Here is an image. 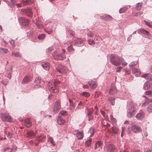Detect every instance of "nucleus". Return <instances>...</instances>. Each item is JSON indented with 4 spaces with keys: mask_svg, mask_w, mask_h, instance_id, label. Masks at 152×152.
Segmentation results:
<instances>
[{
    "mask_svg": "<svg viewBox=\"0 0 152 152\" xmlns=\"http://www.w3.org/2000/svg\"><path fill=\"white\" fill-rule=\"evenodd\" d=\"M57 71L62 74L67 73L68 71V70L66 66H63L61 65H60L56 68Z\"/></svg>",
    "mask_w": 152,
    "mask_h": 152,
    "instance_id": "nucleus-5",
    "label": "nucleus"
},
{
    "mask_svg": "<svg viewBox=\"0 0 152 152\" xmlns=\"http://www.w3.org/2000/svg\"><path fill=\"white\" fill-rule=\"evenodd\" d=\"M72 42L71 41L67 42L64 44L63 45L64 47H66L67 48V50L69 52H72L75 50V49L73 47V46L72 45H71V43Z\"/></svg>",
    "mask_w": 152,
    "mask_h": 152,
    "instance_id": "nucleus-10",
    "label": "nucleus"
},
{
    "mask_svg": "<svg viewBox=\"0 0 152 152\" xmlns=\"http://www.w3.org/2000/svg\"><path fill=\"white\" fill-rule=\"evenodd\" d=\"M143 12H137V13H136L134 15V16H138L139 15H141L142 14Z\"/></svg>",
    "mask_w": 152,
    "mask_h": 152,
    "instance_id": "nucleus-56",
    "label": "nucleus"
},
{
    "mask_svg": "<svg viewBox=\"0 0 152 152\" xmlns=\"http://www.w3.org/2000/svg\"><path fill=\"white\" fill-rule=\"evenodd\" d=\"M0 118L4 121L11 122L12 119L11 116L8 114L2 113L0 114Z\"/></svg>",
    "mask_w": 152,
    "mask_h": 152,
    "instance_id": "nucleus-7",
    "label": "nucleus"
},
{
    "mask_svg": "<svg viewBox=\"0 0 152 152\" xmlns=\"http://www.w3.org/2000/svg\"><path fill=\"white\" fill-rule=\"evenodd\" d=\"M45 35L43 34H42L38 36V38L39 40H43L44 39Z\"/></svg>",
    "mask_w": 152,
    "mask_h": 152,
    "instance_id": "nucleus-42",
    "label": "nucleus"
},
{
    "mask_svg": "<svg viewBox=\"0 0 152 152\" xmlns=\"http://www.w3.org/2000/svg\"><path fill=\"white\" fill-rule=\"evenodd\" d=\"M6 76L9 78V79H10L11 77V73L10 72H8V73H7L6 75Z\"/></svg>",
    "mask_w": 152,
    "mask_h": 152,
    "instance_id": "nucleus-57",
    "label": "nucleus"
},
{
    "mask_svg": "<svg viewBox=\"0 0 152 152\" xmlns=\"http://www.w3.org/2000/svg\"><path fill=\"white\" fill-rule=\"evenodd\" d=\"M102 142L101 141H97L95 144L94 149H96L102 146Z\"/></svg>",
    "mask_w": 152,
    "mask_h": 152,
    "instance_id": "nucleus-30",
    "label": "nucleus"
},
{
    "mask_svg": "<svg viewBox=\"0 0 152 152\" xmlns=\"http://www.w3.org/2000/svg\"><path fill=\"white\" fill-rule=\"evenodd\" d=\"M61 109L60 103L58 102H56L53 104V111L56 113L58 112Z\"/></svg>",
    "mask_w": 152,
    "mask_h": 152,
    "instance_id": "nucleus-11",
    "label": "nucleus"
},
{
    "mask_svg": "<svg viewBox=\"0 0 152 152\" xmlns=\"http://www.w3.org/2000/svg\"><path fill=\"white\" fill-rule=\"evenodd\" d=\"M88 83L92 88H95L97 86L96 81H94L91 80L89 81Z\"/></svg>",
    "mask_w": 152,
    "mask_h": 152,
    "instance_id": "nucleus-19",
    "label": "nucleus"
},
{
    "mask_svg": "<svg viewBox=\"0 0 152 152\" xmlns=\"http://www.w3.org/2000/svg\"><path fill=\"white\" fill-rule=\"evenodd\" d=\"M5 134L7 135V137L10 138L12 137V134L11 132H9L4 131Z\"/></svg>",
    "mask_w": 152,
    "mask_h": 152,
    "instance_id": "nucleus-40",
    "label": "nucleus"
},
{
    "mask_svg": "<svg viewBox=\"0 0 152 152\" xmlns=\"http://www.w3.org/2000/svg\"><path fill=\"white\" fill-rule=\"evenodd\" d=\"M118 129L116 127L113 126L112 128L110 133L112 136H114L115 134L118 133Z\"/></svg>",
    "mask_w": 152,
    "mask_h": 152,
    "instance_id": "nucleus-18",
    "label": "nucleus"
},
{
    "mask_svg": "<svg viewBox=\"0 0 152 152\" xmlns=\"http://www.w3.org/2000/svg\"><path fill=\"white\" fill-rule=\"evenodd\" d=\"M22 12L26 15L32 17L33 15V13L31 9L30 8H27L25 9H22Z\"/></svg>",
    "mask_w": 152,
    "mask_h": 152,
    "instance_id": "nucleus-8",
    "label": "nucleus"
},
{
    "mask_svg": "<svg viewBox=\"0 0 152 152\" xmlns=\"http://www.w3.org/2000/svg\"><path fill=\"white\" fill-rule=\"evenodd\" d=\"M122 67L121 66H119L116 69V71L117 72H119Z\"/></svg>",
    "mask_w": 152,
    "mask_h": 152,
    "instance_id": "nucleus-62",
    "label": "nucleus"
},
{
    "mask_svg": "<svg viewBox=\"0 0 152 152\" xmlns=\"http://www.w3.org/2000/svg\"><path fill=\"white\" fill-rule=\"evenodd\" d=\"M27 137L31 138L34 137L36 135V133L33 130H28L26 132Z\"/></svg>",
    "mask_w": 152,
    "mask_h": 152,
    "instance_id": "nucleus-16",
    "label": "nucleus"
},
{
    "mask_svg": "<svg viewBox=\"0 0 152 152\" xmlns=\"http://www.w3.org/2000/svg\"><path fill=\"white\" fill-rule=\"evenodd\" d=\"M115 98L113 97H110L108 98V100L110 101L111 104L113 105H114L115 104Z\"/></svg>",
    "mask_w": 152,
    "mask_h": 152,
    "instance_id": "nucleus-36",
    "label": "nucleus"
},
{
    "mask_svg": "<svg viewBox=\"0 0 152 152\" xmlns=\"http://www.w3.org/2000/svg\"><path fill=\"white\" fill-rule=\"evenodd\" d=\"M131 130L134 133H139L142 131L141 128L139 125L134 124L131 126Z\"/></svg>",
    "mask_w": 152,
    "mask_h": 152,
    "instance_id": "nucleus-6",
    "label": "nucleus"
},
{
    "mask_svg": "<svg viewBox=\"0 0 152 152\" xmlns=\"http://www.w3.org/2000/svg\"><path fill=\"white\" fill-rule=\"evenodd\" d=\"M147 111L149 113L152 112V104H149L147 108Z\"/></svg>",
    "mask_w": 152,
    "mask_h": 152,
    "instance_id": "nucleus-44",
    "label": "nucleus"
},
{
    "mask_svg": "<svg viewBox=\"0 0 152 152\" xmlns=\"http://www.w3.org/2000/svg\"><path fill=\"white\" fill-rule=\"evenodd\" d=\"M88 42L89 44L92 45L95 44V42L93 40H91V39H88Z\"/></svg>",
    "mask_w": 152,
    "mask_h": 152,
    "instance_id": "nucleus-47",
    "label": "nucleus"
},
{
    "mask_svg": "<svg viewBox=\"0 0 152 152\" xmlns=\"http://www.w3.org/2000/svg\"><path fill=\"white\" fill-rule=\"evenodd\" d=\"M42 66L46 70H48L50 67V64L48 63H44L42 64Z\"/></svg>",
    "mask_w": 152,
    "mask_h": 152,
    "instance_id": "nucleus-28",
    "label": "nucleus"
},
{
    "mask_svg": "<svg viewBox=\"0 0 152 152\" xmlns=\"http://www.w3.org/2000/svg\"><path fill=\"white\" fill-rule=\"evenodd\" d=\"M150 88V83L148 81H146L144 84L143 88L145 90H147L149 89Z\"/></svg>",
    "mask_w": 152,
    "mask_h": 152,
    "instance_id": "nucleus-29",
    "label": "nucleus"
},
{
    "mask_svg": "<svg viewBox=\"0 0 152 152\" xmlns=\"http://www.w3.org/2000/svg\"><path fill=\"white\" fill-rule=\"evenodd\" d=\"M110 118L113 122H115L116 121V119L113 118L112 114L110 115Z\"/></svg>",
    "mask_w": 152,
    "mask_h": 152,
    "instance_id": "nucleus-53",
    "label": "nucleus"
},
{
    "mask_svg": "<svg viewBox=\"0 0 152 152\" xmlns=\"http://www.w3.org/2000/svg\"><path fill=\"white\" fill-rule=\"evenodd\" d=\"M132 72L133 75L136 77L139 76L141 72V70L140 69L135 68H132Z\"/></svg>",
    "mask_w": 152,
    "mask_h": 152,
    "instance_id": "nucleus-17",
    "label": "nucleus"
},
{
    "mask_svg": "<svg viewBox=\"0 0 152 152\" xmlns=\"http://www.w3.org/2000/svg\"><path fill=\"white\" fill-rule=\"evenodd\" d=\"M20 23L23 26H28L29 24V20L25 18H20Z\"/></svg>",
    "mask_w": 152,
    "mask_h": 152,
    "instance_id": "nucleus-12",
    "label": "nucleus"
},
{
    "mask_svg": "<svg viewBox=\"0 0 152 152\" xmlns=\"http://www.w3.org/2000/svg\"><path fill=\"white\" fill-rule=\"evenodd\" d=\"M92 141V139L89 137L86 140L85 142V145L86 147H89L91 146Z\"/></svg>",
    "mask_w": 152,
    "mask_h": 152,
    "instance_id": "nucleus-23",
    "label": "nucleus"
},
{
    "mask_svg": "<svg viewBox=\"0 0 152 152\" xmlns=\"http://www.w3.org/2000/svg\"><path fill=\"white\" fill-rule=\"evenodd\" d=\"M0 51L2 53H7L9 52L8 49L4 48H0Z\"/></svg>",
    "mask_w": 152,
    "mask_h": 152,
    "instance_id": "nucleus-39",
    "label": "nucleus"
},
{
    "mask_svg": "<svg viewBox=\"0 0 152 152\" xmlns=\"http://www.w3.org/2000/svg\"><path fill=\"white\" fill-rule=\"evenodd\" d=\"M115 149V146L112 144L108 145L106 147V150L107 152H114Z\"/></svg>",
    "mask_w": 152,
    "mask_h": 152,
    "instance_id": "nucleus-14",
    "label": "nucleus"
},
{
    "mask_svg": "<svg viewBox=\"0 0 152 152\" xmlns=\"http://www.w3.org/2000/svg\"><path fill=\"white\" fill-rule=\"evenodd\" d=\"M69 102L70 105L73 107H75V105L73 102L69 98Z\"/></svg>",
    "mask_w": 152,
    "mask_h": 152,
    "instance_id": "nucleus-54",
    "label": "nucleus"
},
{
    "mask_svg": "<svg viewBox=\"0 0 152 152\" xmlns=\"http://www.w3.org/2000/svg\"><path fill=\"white\" fill-rule=\"evenodd\" d=\"M36 25L37 26L38 28H39L41 27L42 24L41 23L39 22H37L36 23Z\"/></svg>",
    "mask_w": 152,
    "mask_h": 152,
    "instance_id": "nucleus-55",
    "label": "nucleus"
},
{
    "mask_svg": "<svg viewBox=\"0 0 152 152\" xmlns=\"http://www.w3.org/2000/svg\"><path fill=\"white\" fill-rule=\"evenodd\" d=\"M144 21L145 22V24L146 25L152 28V23H151L148 21L145 20H144Z\"/></svg>",
    "mask_w": 152,
    "mask_h": 152,
    "instance_id": "nucleus-43",
    "label": "nucleus"
},
{
    "mask_svg": "<svg viewBox=\"0 0 152 152\" xmlns=\"http://www.w3.org/2000/svg\"><path fill=\"white\" fill-rule=\"evenodd\" d=\"M41 79L39 77H36L35 79V82L37 83H39L40 82Z\"/></svg>",
    "mask_w": 152,
    "mask_h": 152,
    "instance_id": "nucleus-51",
    "label": "nucleus"
},
{
    "mask_svg": "<svg viewBox=\"0 0 152 152\" xmlns=\"http://www.w3.org/2000/svg\"><path fill=\"white\" fill-rule=\"evenodd\" d=\"M12 56H14L18 58H20L21 57L20 55L19 54V52L15 53L13 52L12 53Z\"/></svg>",
    "mask_w": 152,
    "mask_h": 152,
    "instance_id": "nucleus-38",
    "label": "nucleus"
},
{
    "mask_svg": "<svg viewBox=\"0 0 152 152\" xmlns=\"http://www.w3.org/2000/svg\"><path fill=\"white\" fill-rule=\"evenodd\" d=\"M26 126L28 128L30 127L31 126V123L30 120L27 119L25 120Z\"/></svg>",
    "mask_w": 152,
    "mask_h": 152,
    "instance_id": "nucleus-31",
    "label": "nucleus"
},
{
    "mask_svg": "<svg viewBox=\"0 0 152 152\" xmlns=\"http://www.w3.org/2000/svg\"><path fill=\"white\" fill-rule=\"evenodd\" d=\"M45 136L42 135L37 137L36 140L39 142H40L44 141L45 140Z\"/></svg>",
    "mask_w": 152,
    "mask_h": 152,
    "instance_id": "nucleus-25",
    "label": "nucleus"
},
{
    "mask_svg": "<svg viewBox=\"0 0 152 152\" xmlns=\"http://www.w3.org/2000/svg\"><path fill=\"white\" fill-rule=\"evenodd\" d=\"M94 129L93 127H91L89 129L88 133H90L91 134L89 136V137L93 135L94 133Z\"/></svg>",
    "mask_w": 152,
    "mask_h": 152,
    "instance_id": "nucleus-37",
    "label": "nucleus"
},
{
    "mask_svg": "<svg viewBox=\"0 0 152 152\" xmlns=\"http://www.w3.org/2000/svg\"><path fill=\"white\" fill-rule=\"evenodd\" d=\"M61 82L55 80H50L48 83V88L50 92L56 93L58 91L56 85L59 84Z\"/></svg>",
    "mask_w": 152,
    "mask_h": 152,
    "instance_id": "nucleus-2",
    "label": "nucleus"
},
{
    "mask_svg": "<svg viewBox=\"0 0 152 152\" xmlns=\"http://www.w3.org/2000/svg\"><path fill=\"white\" fill-rule=\"evenodd\" d=\"M59 114L62 116H65L67 115V112L66 111H61L60 112Z\"/></svg>",
    "mask_w": 152,
    "mask_h": 152,
    "instance_id": "nucleus-46",
    "label": "nucleus"
},
{
    "mask_svg": "<svg viewBox=\"0 0 152 152\" xmlns=\"http://www.w3.org/2000/svg\"><path fill=\"white\" fill-rule=\"evenodd\" d=\"M53 49V48L52 47H49L48 49V52H49L51 51H52Z\"/></svg>",
    "mask_w": 152,
    "mask_h": 152,
    "instance_id": "nucleus-63",
    "label": "nucleus"
},
{
    "mask_svg": "<svg viewBox=\"0 0 152 152\" xmlns=\"http://www.w3.org/2000/svg\"><path fill=\"white\" fill-rule=\"evenodd\" d=\"M30 77L28 76H26L24 77L22 80V83L23 84L27 83L30 80Z\"/></svg>",
    "mask_w": 152,
    "mask_h": 152,
    "instance_id": "nucleus-27",
    "label": "nucleus"
},
{
    "mask_svg": "<svg viewBox=\"0 0 152 152\" xmlns=\"http://www.w3.org/2000/svg\"><path fill=\"white\" fill-rule=\"evenodd\" d=\"M9 42L10 44L12 45L13 47H14L15 46V41L13 40H11L9 41Z\"/></svg>",
    "mask_w": 152,
    "mask_h": 152,
    "instance_id": "nucleus-58",
    "label": "nucleus"
},
{
    "mask_svg": "<svg viewBox=\"0 0 152 152\" xmlns=\"http://www.w3.org/2000/svg\"><path fill=\"white\" fill-rule=\"evenodd\" d=\"M65 50L64 49H62L59 52L55 51L53 53L52 55L56 60H63L66 58V56L65 55Z\"/></svg>",
    "mask_w": 152,
    "mask_h": 152,
    "instance_id": "nucleus-3",
    "label": "nucleus"
},
{
    "mask_svg": "<svg viewBox=\"0 0 152 152\" xmlns=\"http://www.w3.org/2000/svg\"><path fill=\"white\" fill-rule=\"evenodd\" d=\"M10 7H12L13 4V2L12 0H3Z\"/></svg>",
    "mask_w": 152,
    "mask_h": 152,
    "instance_id": "nucleus-32",
    "label": "nucleus"
},
{
    "mask_svg": "<svg viewBox=\"0 0 152 152\" xmlns=\"http://www.w3.org/2000/svg\"><path fill=\"white\" fill-rule=\"evenodd\" d=\"M100 112L101 114L103 116L104 118H105L106 117V114H105V113L102 110H101Z\"/></svg>",
    "mask_w": 152,
    "mask_h": 152,
    "instance_id": "nucleus-60",
    "label": "nucleus"
},
{
    "mask_svg": "<svg viewBox=\"0 0 152 152\" xmlns=\"http://www.w3.org/2000/svg\"><path fill=\"white\" fill-rule=\"evenodd\" d=\"M82 95L83 96L87 97L89 96L90 94L88 92H86L84 91L82 93Z\"/></svg>",
    "mask_w": 152,
    "mask_h": 152,
    "instance_id": "nucleus-52",
    "label": "nucleus"
},
{
    "mask_svg": "<svg viewBox=\"0 0 152 152\" xmlns=\"http://www.w3.org/2000/svg\"><path fill=\"white\" fill-rule=\"evenodd\" d=\"M48 141L50 142L52 144H53V146L55 145V144L53 140L52 137H50L48 138Z\"/></svg>",
    "mask_w": 152,
    "mask_h": 152,
    "instance_id": "nucleus-41",
    "label": "nucleus"
},
{
    "mask_svg": "<svg viewBox=\"0 0 152 152\" xmlns=\"http://www.w3.org/2000/svg\"><path fill=\"white\" fill-rule=\"evenodd\" d=\"M138 63V61H135L132 62L130 64H129V66H133L136 65Z\"/></svg>",
    "mask_w": 152,
    "mask_h": 152,
    "instance_id": "nucleus-45",
    "label": "nucleus"
},
{
    "mask_svg": "<svg viewBox=\"0 0 152 152\" xmlns=\"http://www.w3.org/2000/svg\"><path fill=\"white\" fill-rule=\"evenodd\" d=\"M110 62L113 65L118 66L121 65V63L122 65H126L127 64L124 59L117 55L111 54L110 56Z\"/></svg>",
    "mask_w": 152,
    "mask_h": 152,
    "instance_id": "nucleus-1",
    "label": "nucleus"
},
{
    "mask_svg": "<svg viewBox=\"0 0 152 152\" xmlns=\"http://www.w3.org/2000/svg\"><path fill=\"white\" fill-rule=\"evenodd\" d=\"M57 122L60 125H63L65 123V121L60 116H58L57 118Z\"/></svg>",
    "mask_w": 152,
    "mask_h": 152,
    "instance_id": "nucleus-21",
    "label": "nucleus"
},
{
    "mask_svg": "<svg viewBox=\"0 0 152 152\" xmlns=\"http://www.w3.org/2000/svg\"><path fill=\"white\" fill-rule=\"evenodd\" d=\"M94 34L91 31H89L87 33V35L89 37H92L94 36Z\"/></svg>",
    "mask_w": 152,
    "mask_h": 152,
    "instance_id": "nucleus-48",
    "label": "nucleus"
},
{
    "mask_svg": "<svg viewBox=\"0 0 152 152\" xmlns=\"http://www.w3.org/2000/svg\"><path fill=\"white\" fill-rule=\"evenodd\" d=\"M137 33L140 34H143L147 36L150 34L148 31L143 28L137 29Z\"/></svg>",
    "mask_w": 152,
    "mask_h": 152,
    "instance_id": "nucleus-13",
    "label": "nucleus"
},
{
    "mask_svg": "<svg viewBox=\"0 0 152 152\" xmlns=\"http://www.w3.org/2000/svg\"><path fill=\"white\" fill-rule=\"evenodd\" d=\"M146 80L148 81H151L152 80V76L148 74H146L143 75L142 76Z\"/></svg>",
    "mask_w": 152,
    "mask_h": 152,
    "instance_id": "nucleus-26",
    "label": "nucleus"
},
{
    "mask_svg": "<svg viewBox=\"0 0 152 152\" xmlns=\"http://www.w3.org/2000/svg\"><path fill=\"white\" fill-rule=\"evenodd\" d=\"M146 94L147 95L149 96H152V91H148L145 92Z\"/></svg>",
    "mask_w": 152,
    "mask_h": 152,
    "instance_id": "nucleus-50",
    "label": "nucleus"
},
{
    "mask_svg": "<svg viewBox=\"0 0 152 152\" xmlns=\"http://www.w3.org/2000/svg\"><path fill=\"white\" fill-rule=\"evenodd\" d=\"M46 32H47L49 34H51L52 32V30L51 29H47L46 31Z\"/></svg>",
    "mask_w": 152,
    "mask_h": 152,
    "instance_id": "nucleus-61",
    "label": "nucleus"
},
{
    "mask_svg": "<svg viewBox=\"0 0 152 152\" xmlns=\"http://www.w3.org/2000/svg\"><path fill=\"white\" fill-rule=\"evenodd\" d=\"M67 31L68 32V33L70 34L71 36H73L75 35V33L72 30L70 29H67Z\"/></svg>",
    "mask_w": 152,
    "mask_h": 152,
    "instance_id": "nucleus-49",
    "label": "nucleus"
},
{
    "mask_svg": "<svg viewBox=\"0 0 152 152\" xmlns=\"http://www.w3.org/2000/svg\"><path fill=\"white\" fill-rule=\"evenodd\" d=\"M100 18L101 19L105 20H111L112 19V17L110 16L105 15L103 16H101Z\"/></svg>",
    "mask_w": 152,
    "mask_h": 152,
    "instance_id": "nucleus-20",
    "label": "nucleus"
},
{
    "mask_svg": "<svg viewBox=\"0 0 152 152\" xmlns=\"http://www.w3.org/2000/svg\"><path fill=\"white\" fill-rule=\"evenodd\" d=\"M84 41L81 38H77L76 39L74 42L75 45L77 46H81L83 45Z\"/></svg>",
    "mask_w": 152,
    "mask_h": 152,
    "instance_id": "nucleus-9",
    "label": "nucleus"
},
{
    "mask_svg": "<svg viewBox=\"0 0 152 152\" xmlns=\"http://www.w3.org/2000/svg\"><path fill=\"white\" fill-rule=\"evenodd\" d=\"M128 9L127 7H123L122 8H121L119 10V12L120 13H122L125 12Z\"/></svg>",
    "mask_w": 152,
    "mask_h": 152,
    "instance_id": "nucleus-35",
    "label": "nucleus"
},
{
    "mask_svg": "<svg viewBox=\"0 0 152 152\" xmlns=\"http://www.w3.org/2000/svg\"><path fill=\"white\" fill-rule=\"evenodd\" d=\"M142 5V3H138L136 4V7H135L136 9L137 10H140Z\"/></svg>",
    "mask_w": 152,
    "mask_h": 152,
    "instance_id": "nucleus-34",
    "label": "nucleus"
},
{
    "mask_svg": "<svg viewBox=\"0 0 152 152\" xmlns=\"http://www.w3.org/2000/svg\"><path fill=\"white\" fill-rule=\"evenodd\" d=\"M135 107L132 101H130L127 107V115L128 117L134 116L135 113Z\"/></svg>",
    "mask_w": 152,
    "mask_h": 152,
    "instance_id": "nucleus-4",
    "label": "nucleus"
},
{
    "mask_svg": "<svg viewBox=\"0 0 152 152\" xmlns=\"http://www.w3.org/2000/svg\"><path fill=\"white\" fill-rule=\"evenodd\" d=\"M76 135L78 139H81L83 137V131L78 132L76 133Z\"/></svg>",
    "mask_w": 152,
    "mask_h": 152,
    "instance_id": "nucleus-24",
    "label": "nucleus"
},
{
    "mask_svg": "<svg viewBox=\"0 0 152 152\" xmlns=\"http://www.w3.org/2000/svg\"><path fill=\"white\" fill-rule=\"evenodd\" d=\"M145 115V113L144 112L140 111L136 114L135 117L139 120H142L144 118Z\"/></svg>",
    "mask_w": 152,
    "mask_h": 152,
    "instance_id": "nucleus-15",
    "label": "nucleus"
},
{
    "mask_svg": "<svg viewBox=\"0 0 152 152\" xmlns=\"http://www.w3.org/2000/svg\"><path fill=\"white\" fill-rule=\"evenodd\" d=\"M17 147L16 146H13L11 149L10 152H12L13 151H15L17 149Z\"/></svg>",
    "mask_w": 152,
    "mask_h": 152,
    "instance_id": "nucleus-59",
    "label": "nucleus"
},
{
    "mask_svg": "<svg viewBox=\"0 0 152 152\" xmlns=\"http://www.w3.org/2000/svg\"><path fill=\"white\" fill-rule=\"evenodd\" d=\"M116 92V89L115 87H112L109 91V93L111 95H113Z\"/></svg>",
    "mask_w": 152,
    "mask_h": 152,
    "instance_id": "nucleus-33",
    "label": "nucleus"
},
{
    "mask_svg": "<svg viewBox=\"0 0 152 152\" xmlns=\"http://www.w3.org/2000/svg\"><path fill=\"white\" fill-rule=\"evenodd\" d=\"M88 116V120L89 121H90L93 119V117L91 115Z\"/></svg>",
    "mask_w": 152,
    "mask_h": 152,
    "instance_id": "nucleus-64",
    "label": "nucleus"
},
{
    "mask_svg": "<svg viewBox=\"0 0 152 152\" xmlns=\"http://www.w3.org/2000/svg\"><path fill=\"white\" fill-rule=\"evenodd\" d=\"M21 3L24 5L26 4H30L33 3V0H20Z\"/></svg>",
    "mask_w": 152,
    "mask_h": 152,
    "instance_id": "nucleus-22",
    "label": "nucleus"
}]
</instances>
